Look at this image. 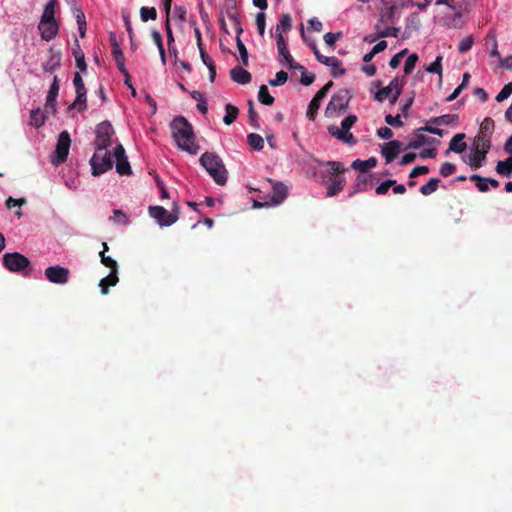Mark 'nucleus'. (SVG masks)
I'll use <instances>...</instances> for the list:
<instances>
[{
  "label": "nucleus",
  "mask_w": 512,
  "mask_h": 512,
  "mask_svg": "<svg viewBox=\"0 0 512 512\" xmlns=\"http://www.w3.org/2000/svg\"><path fill=\"white\" fill-rule=\"evenodd\" d=\"M172 136L179 149L195 155L200 147L196 143V137L192 124L183 116L173 119L170 124Z\"/></svg>",
  "instance_id": "f257e3e1"
},
{
  "label": "nucleus",
  "mask_w": 512,
  "mask_h": 512,
  "mask_svg": "<svg viewBox=\"0 0 512 512\" xmlns=\"http://www.w3.org/2000/svg\"><path fill=\"white\" fill-rule=\"evenodd\" d=\"M199 161L218 185L226 184L228 171L219 155L214 152H205Z\"/></svg>",
  "instance_id": "f03ea898"
},
{
  "label": "nucleus",
  "mask_w": 512,
  "mask_h": 512,
  "mask_svg": "<svg viewBox=\"0 0 512 512\" xmlns=\"http://www.w3.org/2000/svg\"><path fill=\"white\" fill-rule=\"evenodd\" d=\"M3 265L10 272L21 273L25 277L30 276L33 270L29 258L19 252L4 254Z\"/></svg>",
  "instance_id": "7ed1b4c3"
},
{
  "label": "nucleus",
  "mask_w": 512,
  "mask_h": 512,
  "mask_svg": "<svg viewBox=\"0 0 512 512\" xmlns=\"http://www.w3.org/2000/svg\"><path fill=\"white\" fill-rule=\"evenodd\" d=\"M71 137L68 131H62L57 140L55 152L51 155V163L58 167L65 163L68 159V155L71 148Z\"/></svg>",
  "instance_id": "20e7f679"
},
{
  "label": "nucleus",
  "mask_w": 512,
  "mask_h": 512,
  "mask_svg": "<svg viewBox=\"0 0 512 512\" xmlns=\"http://www.w3.org/2000/svg\"><path fill=\"white\" fill-rule=\"evenodd\" d=\"M114 134V128L109 121H103L98 124L95 131V149L107 150V148L111 146Z\"/></svg>",
  "instance_id": "39448f33"
},
{
  "label": "nucleus",
  "mask_w": 512,
  "mask_h": 512,
  "mask_svg": "<svg viewBox=\"0 0 512 512\" xmlns=\"http://www.w3.org/2000/svg\"><path fill=\"white\" fill-rule=\"evenodd\" d=\"M92 174L99 176L108 170L112 169L113 161L110 152L107 150L95 149L94 155L90 160Z\"/></svg>",
  "instance_id": "423d86ee"
},
{
  "label": "nucleus",
  "mask_w": 512,
  "mask_h": 512,
  "mask_svg": "<svg viewBox=\"0 0 512 512\" xmlns=\"http://www.w3.org/2000/svg\"><path fill=\"white\" fill-rule=\"evenodd\" d=\"M350 99L351 94L348 89L339 90L332 96L331 100L329 101L325 111L326 115L332 116L334 113L346 109Z\"/></svg>",
  "instance_id": "0eeeda50"
},
{
  "label": "nucleus",
  "mask_w": 512,
  "mask_h": 512,
  "mask_svg": "<svg viewBox=\"0 0 512 512\" xmlns=\"http://www.w3.org/2000/svg\"><path fill=\"white\" fill-rule=\"evenodd\" d=\"M73 84L75 86L77 96L69 109L77 108L78 111H85L87 109V89L79 72L74 74Z\"/></svg>",
  "instance_id": "6e6552de"
},
{
  "label": "nucleus",
  "mask_w": 512,
  "mask_h": 512,
  "mask_svg": "<svg viewBox=\"0 0 512 512\" xmlns=\"http://www.w3.org/2000/svg\"><path fill=\"white\" fill-rule=\"evenodd\" d=\"M495 124L492 118L486 117L479 128V132L474 139L473 145H480L483 147H491V135L494 132Z\"/></svg>",
  "instance_id": "1a4fd4ad"
},
{
  "label": "nucleus",
  "mask_w": 512,
  "mask_h": 512,
  "mask_svg": "<svg viewBox=\"0 0 512 512\" xmlns=\"http://www.w3.org/2000/svg\"><path fill=\"white\" fill-rule=\"evenodd\" d=\"M149 213L160 226H171L178 220L177 212H169L162 206H151L149 208Z\"/></svg>",
  "instance_id": "9d476101"
},
{
  "label": "nucleus",
  "mask_w": 512,
  "mask_h": 512,
  "mask_svg": "<svg viewBox=\"0 0 512 512\" xmlns=\"http://www.w3.org/2000/svg\"><path fill=\"white\" fill-rule=\"evenodd\" d=\"M70 270L68 268L56 265L50 266L45 270L46 278L53 284L64 285L69 282Z\"/></svg>",
  "instance_id": "9b49d317"
},
{
  "label": "nucleus",
  "mask_w": 512,
  "mask_h": 512,
  "mask_svg": "<svg viewBox=\"0 0 512 512\" xmlns=\"http://www.w3.org/2000/svg\"><path fill=\"white\" fill-rule=\"evenodd\" d=\"M332 86L333 81H329L315 94L308 106L306 113L309 120H314L316 118L318 109L321 106V101L326 97Z\"/></svg>",
  "instance_id": "f8f14e48"
},
{
  "label": "nucleus",
  "mask_w": 512,
  "mask_h": 512,
  "mask_svg": "<svg viewBox=\"0 0 512 512\" xmlns=\"http://www.w3.org/2000/svg\"><path fill=\"white\" fill-rule=\"evenodd\" d=\"M114 157L116 159V170L120 175H131L132 170L128 161L126 151L120 144L114 149Z\"/></svg>",
  "instance_id": "ddd939ff"
},
{
  "label": "nucleus",
  "mask_w": 512,
  "mask_h": 512,
  "mask_svg": "<svg viewBox=\"0 0 512 512\" xmlns=\"http://www.w3.org/2000/svg\"><path fill=\"white\" fill-rule=\"evenodd\" d=\"M473 3H474L473 0H463V2H461L459 4L458 10H454L455 13L453 15L444 17V24L448 28H455V29L461 28L464 24V22L462 20V11H463V9H466L468 5L473 4Z\"/></svg>",
  "instance_id": "4468645a"
},
{
  "label": "nucleus",
  "mask_w": 512,
  "mask_h": 512,
  "mask_svg": "<svg viewBox=\"0 0 512 512\" xmlns=\"http://www.w3.org/2000/svg\"><path fill=\"white\" fill-rule=\"evenodd\" d=\"M110 42L117 68L122 74H127V68L125 66V56L114 33H111L110 35Z\"/></svg>",
  "instance_id": "2eb2a0df"
},
{
  "label": "nucleus",
  "mask_w": 512,
  "mask_h": 512,
  "mask_svg": "<svg viewBox=\"0 0 512 512\" xmlns=\"http://www.w3.org/2000/svg\"><path fill=\"white\" fill-rule=\"evenodd\" d=\"M43 40L50 41L56 37L59 25L56 20H40L38 26Z\"/></svg>",
  "instance_id": "dca6fc26"
},
{
  "label": "nucleus",
  "mask_w": 512,
  "mask_h": 512,
  "mask_svg": "<svg viewBox=\"0 0 512 512\" xmlns=\"http://www.w3.org/2000/svg\"><path fill=\"white\" fill-rule=\"evenodd\" d=\"M277 42V49H278V53H279V56L282 57L288 64L289 68L293 69V68H303V65L297 63L292 55L290 54L288 48H287V44H286V41H285V38L283 35H278V40H276Z\"/></svg>",
  "instance_id": "f3484780"
},
{
  "label": "nucleus",
  "mask_w": 512,
  "mask_h": 512,
  "mask_svg": "<svg viewBox=\"0 0 512 512\" xmlns=\"http://www.w3.org/2000/svg\"><path fill=\"white\" fill-rule=\"evenodd\" d=\"M401 146L402 144L398 140H392L382 146L381 154L385 158L386 163H391L394 161V159L397 158L399 152L401 151Z\"/></svg>",
  "instance_id": "a211bd4d"
},
{
  "label": "nucleus",
  "mask_w": 512,
  "mask_h": 512,
  "mask_svg": "<svg viewBox=\"0 0 512 512\" xmlns=\"http://www.w3.org/2000/svg\"><path fill=\"white\" fill-rule=\"evenodd\" d=\"M474 152L469 158V165L472 169H478L483 165L490 148L480 145H473Z\"/></svg>",
  "instance_id": "6ab92c4d"
},
{
  "label": "nucleus",
  "mask_w": 512,
  "mask_h": 512,
  "mask_svg": "<svg viewBox=\"0 0 512 512\" xmlns=\"http://www.w3.org/2000/svg\"><path fill=\"white\" fill-rule=\"evenodd\" d=\"M269 181L273 185V195L271 198V204L279 205L287 198L288 188L281 182H274L271 179H269Z\"/></svg>",
  "instance_id": "aec40b11"
},
{
  "label": "nucleus",
  "mask_w": 512,
  "mask_h": 512,
  "mask_svg": "<svg viewBox=\"0 0 512 512\" xmlns=\"http://www.w3.org/2000/svg\"><path fill=\"white\" fill-rule=\"evenodd\" d=\"M231 79L241 85H247L252 81V75L241 66H235L230 70Z\"/></svg>",
  "instance_id": "412c9836"
},
{
  "label": "nucleus",
  "mask_w": 512,
  "mask_h": 512,
  "mask_svg": "<svg viewBox=\"0 0 512 512\" xmlns=\"http://www.w3.org/2000/svg\"><path fill=\"white\" fill-rule=\"evenodd\" d=\"M439 140L436 138H430L422 134L421 132L415 131V138L411 140L408 145L406 146V149H418L424 144H438Z\"/></svg>",
  "instance_id": "4be33fe9"
},
{
  "label": "nucleus",
  "mask_w": 512,
  "mask_h": 512,
  "mask_svg": "<svg viewBox=\"0 0 512 512\" xmlns=\"http://www.w3.org/2000/svg\"><path fill=\"white\" fill-rule=\"evenodd\" d=\"M328 131H329V133L332 136H334L337 139L343 141L344 143H347V144H350V145H354L357 142L352 133H350V132H340V129L337 126H334V125L329 126L328 127Z\"/></svg>",
  "instance_id": "5701e85b"
},
{
  "label": "nucleus",
  "mask_w": 512,
  "mask_h": 512,
  "mask_svg": "<svg viewBox=\"0 0 512 512\" xmlns=\"http://www.w3.org/2000/svg\"><path fill=\"white\" fill-rule=\"evenodd\" d=\"M118 282V272H110V274L107 277L101 279L99 283L101 293L103 295H107L109 293V288L116 286Z\"/></svg>",
  "instance_id": "b1692460"
},
{
  "label": "nucleus",
  "mask_w": 512,
  "mask_h": 512,
  "mask_svg": "<svg viewBox=\"0 0 512 512\" xmlns=\"http://www.w3.org/2000/svg\"><path fill=\"white\" fill-rule=\"evenodd\" d=\"M345 185V178L336 175L331 178V184L327 188V196L332 197L341 192Z\"/></svg>",
  "instance_id": "393cba45"
},
{
  "label": "nucleus",
  "mask_w": 512,
  "mask_h": 512,
  "mask_svg": "<svg viewBox=\"0 0 512 512\" xmlns=\"http://www.w3.org/2000/svg\"><path fill=\"white\" fill-rule=\"evenodd\" d=\"M292 28V18L289 13L282 14L279 23L275 28V38L278 40V35H283L284 32L289 31Z\"/></svg>",
  "instance_id": "a878e982"
},
{
  "label": "nucleus",
  "mask_w": 512,
  "mask_h": 512,
  "mask_svg": "<svg viewBox=\"0 0 512 512\" xmlns=\"http://www.w3.org/2000/svg\"><path fill=\"white\" fill-rule=\"evenodd\" d=\"M377 165V159L371 157L367 160L357 159L352 162L351 167L361 173H366L370 169L374 168Z\"/></svg>",
  "instance_id": "bb28decb"
},
{
  "label": "nucleus",
  "mask_w": 512,
  "mask_h": 512,
  "mask_svg": "<svg viewBox=\"0 0 512 512\" xmlns=\"http://www.w3.org/2000/svg\"><path fill=\"white\" fill-rule=\"evenodd\" d=\"M465 134L458 133L450 140L449 150L455 153H462L466 150L467 145L464 142Z\"/></svg>",
  "instance_id": "cd10ccee"
},
{
  "label": "nucleus",
  "mask_w": 512,
  "mask_h": 512,
  "mask_svg": "<svg viewBox=\"0 0 512 512\" xmlns=\"http://www.w3.org/2000/svg\"><path fill=\"white\" fill-rule=\"evenodd\" d=\"M46 110L42 111L40 108L34 109L30 115V124L36 128H40L45 124L47 119Z\"/></svg>",
  "instance_id": "c85d7f7f"
},
{
  "label": "nucleus",
  "mask_w": 512,
  "mask_h": 512,
  "mask_svg": "<svg viewBox=\"0 0 512 512\" xmlns=\"http://www.w3.org/2000/svg\"><path fill=\"white\" fill-rule=\"evenodd\" d=\"M61 66V53L52 52L49 60L43 64V69L46 72L53 73L57 68Z\"/></svg>",
  "instance_id": "c756f323"
},
{
  "label": "nucleus",
  "mask_w": 512,
  "mask_h": 512,
  "mask_svg": "<svg viewBox=\"0 0 512 512\" xmlns=\"http://www.w3.org/2000/svg\"><path fill=\"white\" fill-rule=\"evenodd\" d=\"M165 30L167 35V41H168V50L171 55H177V48L175 46V38L173 34V30L170 24L169 15H167V19L165 22Z\"/></svg>",
  "instance_id": "7c9ffc66"
},
{
  "label": "nucleus",
  "mask_w": 512,
  "mask_h": 512,
  "mask_svg": "<svg viewBox=\"0 0 512 512\" xmlns=\"http://www.w3.org/2000/svg\"><path fill=\"white\" fill-rule=\"evenodd\" d=\"M495 170L500 176L509 177L512 174V156L504 161H498Z\"/></svg>",
  "instance_id": "2f4dec72"
},
{
  "label": "nucleus",
  "mask_w": 512,
  "mask_h": 512,
  "mask_svg": "<svg viewBox=\"0 0 512 512\" xmlns=\"http://www.w3.org/2000/svg\"><path fill=\"white\" fill-rule=\"evenodd\" d=\"M470 78L471 75L468 72H465L463 74L461 84L457 86V88H455V90L446 98V101L451 102L455 100L460 95V93L468 87Z\"/></svg>",
  "instance_id": "473e14b6"
},
{
  "label": "nucleus",
  "mask_w": 512,
  "mask_h": 512,
  "mask_svg": "<svg viewBox=\"0 0 512 512\" xmlns=\"http://www.w3.org/2000/svg\"><path fill=\"white\" fill-rule=\"evenodd\" d=\"M388 87L392 90L393 92V95L392 97L389 99L390 103L391 104H395L399 98V96L401 95L402 93V87H403V84L401 83V81L399 80L398 77H395L394 79H392L388 85Z\"/></svg>",
  "instance_id": "72a5a7b5"
},
{
  "label": "nucleus",
  "mask_w": 512,
  "mask_h": 512,
  "mask_svg": "<svg viewBox=\"0 0 512 512\" xmlns=\"http://www.w3.org/2000/svg\"><path fill=\"white\" fill-rule=\"evenodd\" d=\"M258 100L261 104L272 106L275 102V98L270 94L266 85H261L258 92Z\"/></svg>",
  "instance_id": "f704fd0d"
},
{
  "label": "nucleus",
  "mask_w": 512,
  "mask_h": 512,
  "mask_svg": "<svg viewBox=\"0 0 512 512\" xmlns=\"http://www.w3.org/2000/svg\"><path fill=\"white\" fill-rule=\"evenodd\" d=\"M440 179L431 178L425 185L420 187V193L424 196H429L434 193L439 187Z\"/></svg>",
  "instance_id": "c9c22d12"
},
{
  "label": "nucleus",
  "mask_w": 512,
  "mask_h": 512,
  "mask_svg": "<svg viewBox=\"0 0 512 512\" xmlns=\"http://www.w3.org/2000/svg\"><path fill=\"white\" fill-rule=\"evenodd\" d=\"M225 110L226 115L224 116L223 121L226 125H231L237 119L239 109L232 104H227Z\"/></svg>",
  "instance_id": "e433bc0d"
},
{
  "label": "nucleus",
  "mask_w": 512,
  "mask_h": 512,
  "mask_svg": "<svg viewBox=\"0 0 512 512\" xmlns=\"http://www.w3.org/2000/svg\"><path fill=\"white\" fill-rule=\"evenodd\" d=\"M247 142L254 150L260 151L264 148V139L257 133H250L247 136Z\"/></svg>",
  "instance_id": "4c0bfd02"
},
{
  "label": "nucleus",
  "mask_w": 512,
  "mask_h": 512,
  "mask_svg": "<svg viewBox=\"0 0 512 512\" xmlns=\"http://www.w3.org/2000/svg\"><path fill=\"white\" fill-rule=\"evenodd\" d=\"M57 5H58L57 0H50L44 8V12L41 16V20H56L55 8Z\"/></svg>",
  "instance_id": "58836bf2"
},
{
  "label": "nucleus",
  "mask_w": 512,
  "mask_h": 512,
  "mask_svg": "<svg viewBox=\"0 0 512 512\" xmlns=\"http://www.w3.org/2000/svg\"><path fill=\"white\" fill-rule=\"evenodd\" d=\"M399 32L400 29L397 27H387L385 29H380L379 25H376L377 38L398 37Z\"/></svg>",
  "instance_id": "ea45409f"
},
{
  "label": "nucleus",
  "mask_w": 512,
  "mask_h": 512,
  "mask_svg": "<svg viewBox=\"0 0 512 512\" xmlns=\"http://www.w3.org/2000/svg\"><path fill=\"white\" fill-rule=\"evenodd\" d=\"M429 73H436L439 75V83L442 82V56H437L436 59L426 67Z\"/></svg>",
  "instance_id": "a19ab883"
},
{
  "label": "nucleus",
  "mask_w": 512,
  "mask_h": 512,
  "mask_svg": "<svg viewBox=\"0 0 512 512\" xmlns=\"http://www.w3.org/2000/svg\"><path fill=\"white\" fill-rule=\"evenodd\" d=\"M470 181L474 182L480 192H487L489 190L488 180L478 174H472L469 177Z\"/></svg>",
  "instance_id": "79ce46f5"
},
{
  "label": "nucleus",
  "mask_w": 512,
  "mask_h": 512,
  "mask_svg": "<svg viewBox=\"0 0 512 512\" xmlns=\"http://www.w3.org/2000/svg\"><path fill=\"white\" fill-rule=\"evenodd\" d=\"M140 16H141V20L143 22H147L149 20H156V18H157V10H156L155 7L143 6L140 9Z\"/></svg>",
  "instance_id": "37998d69"
},
{
  "label": "nucleus",
  "mask_w": 512,
  "mask_h": 512,
  "mask_svg": "<svg viewBox=\"0 0 512 512\" xmlns=\"http://www.w3.org/2000/svg\"><path fill=\"white\" fill-rule=\"evenodd\" d=\"M236 44H237V48L239 50L241 61H242L243 65L244 66H248L249 65L248 51H247L246 46L244 45V43L240 39V35H237Z\"/></svg>",
  "instance_id": "c03bdc74"
},
{
  "label": "nucleus",
  "mask_w": 512,
  "mask_h": 512,
  "mask_svg": "<svg viewBox=\"0 0 512 512\" xmlns=\"http://www.w3.org/2000/svg\"><path fill=\"white\" fill-rule=\"evenodd\" d=\"M310 47L311 49L313 50L314 52V55L316 57V59L327 66V64L330 62V63H337L336 60H335V57L332 56V57H328V56H324L320 53L319 49L317 48V45L315 43H311L310 44Z\"/></svg>",
  "instance_id": "a18cd8bd"
},
{
  "label": "nucleus",
  "mask_w": 512,
  "mask_h": 512,
  "mask_svg": "<svg viewBox=\"0 0 512 512\" xmlns=\"http://www.w3.org/2000/svg\"><path fill=\"white\" fill-rule=\"evenodd\" d=\"M57 97L58 95L48 92L45 104L46 113H51L52 115L56 113Z\"/></svg>",
  "instance_id": "49530a36"
},
{
  "label": "nucleus",
  "mask_w": 512,
  "mask_h": 512,
  "mask_svg": "<svg viewBox=\"0 0 512 512\" xmlns=\"http://www.w3.org/2000/svg\"><path fill=\"white\" fill-rule=\"evenodd\" d=\"M101 263L110 269V272H118V264L117 262L107 256L104 252H100Z\"/></svg>",
  "instance_id": "de8ad7c7"
},
{
  "label": "nucleus",
  "mask_w": 512,
  "mask_h": 512,
  "mask_svg": "<svg viewBox=\"0 0 512 512\" xmlns=\"http://www.w3.org/2000/svg\"><path fill=\"white\" fill-rule=\"evenodd\" d=\"M288 78V73L281 70L276 73V77L274 79L269 80V84L273 87L281 86L287 82Z\"/></svg>",
  "instance_id": "09e8293b"
},
{
  "label": "nucleus",
  "mask_w": 512,
  "mask_h": 512,
  "mask_svg": "<svg viewBox=\"0 0 512 512\" xmlns=\"http://www.w3.org/2000/svg\"><path fill=\"white\" fill-rule=\"evenodd\" d=\"M441 126H456L459 122L457 114H445L440 116Z\"/></svg>",
  "instance_id": "8fccbe9b"
},
{
  "label": "nucleus",
  "mask_w": 512,
  "mask_h": 512,
  "mask_svg": "<svg viewBox=\"0 0 512 512\" xmlns=\"http://www.w3.org/2000/svg\"><path fill=\"white\" fill-rule=\"evenodd\" d=\"M335 60L337 63H328L327 66L331 67L332 68V71H331V74L333 77H339V76H342L345 74L346 70L345 68H343L342 66V62L337 58L335 57Z\"/></svg>",
  "instance_id": "3c124183"
},
{
  "label": "nucleus",
  "mask_w": 512,
  "mask_h": 512,
  "mask_svg": "<svg viewBox=\"0 0 512 512\" xmlns=\"http://www.w3.org/2000/svg\"><path fill=\"white\" fill-rule=\"evenodd\" d=\"M417 61H418V56L415 53H413L407 57L405 64H404V73L406 75L410 74L414 70Z\"/></svg>",
  "instance_id": "603ef678"
},
{
  "label": "nucleus",
  "mask_w": 512,
  "mask_h": 512,
  "mask_svg": "<svg viewBox=\"0 0 512 512\" xmlns=\"http://www.w3.org/2000/svg\"><path fill=\"white\" fill-rule=\"evenodd\" d=\"M296 70L301 71V79L300 82L304 86H309L315 81V75L308 74L307 69L303 66V68H295Z\"/></svg>",
  "instance_id": "864d4df0"
},
{
  "label": "nucleus",
  "mask_w": 512,
  "mask_h": 512,
  "mask_svg": "<svg viewBox=\"0 0 512 512\" xmlns=\"http://www.w3.org/2000/svg\"><path fill=\"white\" fill-rule=\"evenodd\" d=\"M512 94V82H509L504 85V87L501 89V91L496 96L497 102H502L505 99L509 98Z\"/></svg>",
  "instance_id": "5fc2aeb1"
},
{
  "label": "nucleus",
  "mask_w": 512,
  "mask_h": 512,
  "mask_svg": "<svg viewBox=\"0 0 512 512\" xmlns=\"http://www.w3.org/2000/svg\"><path fill=\"white\" fill-rule=\"evenodd\" d=\"M255 21L259 34L263 36L265 34L266 29V14L264 12H259L256 15Z\"/></svg>",
  "instance_id": "6e6d98bb"
},
{
  "label": "nucleus",
  "mask_w": 512,
  "mask_h": 512,
  "mask_svg": "<svg viewBox=\"0 0 512 512\" xmlns=\"http://www.w3.org/2000/svg\"><path fill=\"white\" fill-rule=\"evenodd\" d=\"M357 116L349 115L341 122L340 132H349L351 127L356 123Z\"/></svg>",
  "instance_id": "4d7b16f0"
},
{
  "label": "nucleus",
  "mask_w": 512,
  "mask_h": 512,
  "mask_svg": "<svg viewBox=\"0 0 512 512\" xmlns=\"http://www.w3.org/2000/svg\"><path fill=\"white\" fill-rule=\"evenodd\" d=\"M226 15H227V17L229 19H231L234 22V27H235V30L237 32V35L242 34L243 33V28L241 26L239 12L236 11V12L228 13Z\"/></svg>",
  "instance_id": "13d9d810"
},
{
  "label": "nucleus",
  "mask_w": 512,
  "mask_h": 512,
  "mask_svg": "<svg viewBox=\"0 0 512 512\" xmlns=\"http://www.w3.org/2000/svg\"><path fill=\"white\" fill-rule=\"evenodd\" d=\"M226 15H227V17L229 19H231L234 22V27H235V30L237 32V35L242 34L243 33V28L241 26L239 12L236 11V12L228 13Z\"/></svg>",
  "instance_id": "bf43d9fd"
},
{
  "label": "nucleus",
  "mask_w": 512,
  "mask_h": 512,
  "mask_svg": "<svg viewBox=\"0 0 512 512\" xmlns=\"http://www.w3.org/2000/svg\"><path fill=\"white\" fill-rule=\"evenodd\" d=\"M456 171V166L450 162H444L440 167V175L443 177H449Z\"/></svg>",
  "instance_id": "052dcab7"
},
{
  "label": "nucleus",
  "mask_w": 512,
  "mask_h": 512,
  "mask_svg": "<svg viewBox=\"0 0 512 512\" xmlns=\"http://www.w3.org/2000/svg\"><path fill=\"white\" fill-rule=\"evenodd\" d=\"M472 45H473L472 36H467L460 41L459 46H458V51L460 53L467 52L471 49Z\"/></svg>",
  "instance_id": "680f3d73"
},
{
  "label": "nucleus",
  "mask_w": 512,
  "mask_h": 512,
  "mask_svg": "<svg viewBox=\"0 0 512 512\" xmlns=\"http://www.w3.org/2000/svg\"><path fill=\"white\" fill-rule=\"evenodd\" d=\"M393 95V92L392 90L386 86L382 89H380L376 94H375V99L380 101V102H383L384 100H386L387 98H391Z\"/></svg>",
  "instance_id": "e2e57ef3"
},
{
  "label": "nucleus",
  "mask_w": 512,
  "mask_h": 512,
  "mask_svg": "<svg viewBox=\"0 0 512 512\" xmlns=\"http://www.w3.org/2000/svg\"><path fill=\"white\" fill-rule=\"evenodd\" d=\"M396 184V181L395 180H386L384 182H382L377 188H376V193L378 195H385L389 188L392 187L393 185Z\"/></svg>",
  "instance_id": "0e129e2a"
},
{
  "label": "nucleus",
  "mask_w": 512,
  "mask_h": 512,
  "mask_svg": "<svg viewBox=\"0 0 512 512\" xmlns=\"http://www.w3.org/2000/svg\"><path fill=\"white\" fill-rule=\"evenodd\" d=\"M326 165L331 169L332 174H342L346 171V168L343 166V164L338 161H328Z\"/></svg>",
  "instance_id": "69168bd1"
},
{
  "label": "nucleus",
  "mask_w": 512,
  "mask_h": 512,
  "mask_svg": "<svg viewBox=\"0 0 512 512\" xmlns=\"http://www.w3.org/2000/svg\"><path fill=\"white\" fill-rule=\"evenodd\" d=\"M113 213H114V216L111 219H113L116 223L124 224V225L129 223L128 217L122 210L115 209Z\"/></svg>",
  "instance_id": "338daca9"
},
{
  "label": "nucleus",
  "mask_w": 512,
  "mask_h": 512,
  "mask_svg": "<svg viewBox=\"0 0 512 512\" xmlns=\"http://www.w3.org/2000/svg\"><path fill=\"white\" fill-rule=\"evenodd\" d=\"M385 122L393 127H402L403 121L401 120V116L398 114L396 116H393L391 114L386 115Z\"/></svg>",
  "instance_id": "774afa93"
}]
</instances>
